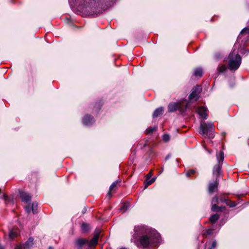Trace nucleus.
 I'll return each instance as SVG.
<instances>
[{
  "instance_id": "f257e3e1",
  "label": "nucleus",
  "mask_w": 249,
  "mask_h": 249,
  "mask_svg": "<svg viewBox=\"0 0 249 249\" xmlns=\"http://www.w3.org/2000/svg\"><path fill=\"white\" fill-rule=\"evenodd\" d=\"M134 230L135 233L131 241L134 242L138 247L152 248L159 244L160 235L156 230L145 225L135 226Z\"/></svg>"
},
{
  "instance_id": "f03ea898",
  "label": "nucleus",
  "mask_w": 249,
  "mask_h": 249,
  "mask_svg": "<svg viewBox=\"0 0 249 249\" xmlns=\"http://www.w3.org/2000/svg\"><path fill=\"white\" fill-rule=\"evenodd\" d=\"M237 42L235 43L232 52L229 55L228 67L230 70H236L241 63V57L238 54V51L236 49Z\"/></svg>"
},
{
  "instance_id": "7ed1b4c3",
  "label": "nucleus",
  "mask_w": 249,
  "mask_h": 249,
  "mask_svg": "<svg viewBox=\"0 0 249 249\" xmlns=\"http://www.w3.org/2000/svg\"><path fill=\"white\" fill-rule=\"evenodd\" d=\"M114 0H86L84 4L86 8L96 9L98 7L107 8L113 4Z\"/></svg>"
},
{
  "instance_id": "20e7f679",
  "label": "nucleus",
  "mask_w": 249,
  "mask_h": 249,
  "mask_svg": "<svg viewBox=\"0 0 249 249\" xmlns=\"http://www.w3.org/2000/svg\"><path fill=\"white\" fill-rule=\"evenodd\" d=\"M200 133L205 137L212 139L214 137V125L212 123L201 122L200 126Z\"/></svg>"
},
{
  "instance_id": "39448f33",
  "label": "nucleus",
  "mask_w": 249,
  "mask_h": 249,
  "mask_svg": "<svg viewBox=\"0 0 249 249\" xmlns=\"http://www.w3.org/2000/svg\"><path fill=\"white\" fill-rule=\"evenodd\" d=\"M217 164L214 165L213 170V174L215 178L218 179L222 174V164L224 160V153L220 151L216 154Z\"/></svg>"
},
{
  "instance_id": "423d86ee",
  "label": "nucleus",
  "mask_w": 249,
  "mask_h": 249,
  "mask_svg": "<svg viewBox=\"0 0 249 249\" xmlns=\"http://www.w3.org/2000/svg\"><path fill=\"white\" fill-rule=\"evenodd\" d=\"M188 105V103H174L169 104L168 108L169 112H174L178 110L183 113L186 111Z\"/></svg>"
},
{
  "instance_id": "0eeeda50",
  "label": "nucleus",
  "mask_w": 249,
  "mask_h": 249,
  "mask_svg": "<svg viewBox=\"0 0 249 249\" xmlns=\"http://www.w3.org/2000/svg\"><path fill=\"white\" fill-rule=\"evenodd\" d=\"M201 90V87L200 86H196L194 87L192 89V91L189 96L190 100L197 101L198 99L199 94L200 93Z\"/></svg>"
},
{
  "instance_id": "6e6552de",
  "label": "nucleus",
  "mask_w": 249,
  "mask_h": 249,
  "mask_svg": "<svg viewBox=\"0 0 249 249\" xmlns=\"http://www.w3.org/2000/svg\"><path fill=\"white\" fill-rule=\"evenodd\" d=\"M242 38L246 39V42L249 40V28H245L242 30L238 36L237 42L239 41V40Z\"/></svg>"
},
{
  "instance_id": "1a4fd4ad",
  "label": "nucleus",
  "mask_w": 249,
  "mask_h": 249,
  "mask_svg": "<svg viewBox=\"0 0 249 249\" xmlns=\"http://www.w3.org/2000/svg\"><path fill=\"white\" fill-rule=\"evenodd\" d=\"M218 182L219 179L215 178L214 180L209 183L208 185V192L209 193H212L217 190Z\"/></svg>"
},
{
  "instance_id": "9d476101",
  "label": "nucleus",
  "mask_w": 249,
  "mask_h": 249,
  "mask_svg": "<svg viewBox=\"0 0 249 249\" xmlns=\"http://www.w3.org/2000/svg\"><path fill=\"white\" fill-rule=\"evenodd\" d=\"M207 111V108L204 106L199 107L196 108V112L200 115V116L205 119H207L208 117Z\"/></svg>"
},
{
  "instance_id": "9b49d317",
  "label": "nucleus",
  "mask_w": 249,
  "mask_h": 249,
  "mask_svg": "<svg viewBox=\"0 0 249 249\" xmlns=\"http://www.w3.org/2000/svg\"><path fill=\"white\" fill-rule=\"evenodd\" d=\"M94 122V119L91 115H87L83 118V123L85 125H89Z\"/></svg>"
},
{
  "instance_id": "f8f14e48",
  "label": "nucleus",
  "mask_w": 249,
  "mask_h": 249,
  "mask_svg": "<svg viewBox=\"0 0 249 249\" xmlns=\"http://www.w3.org/2000/svg\"><path fill=\"white\" fill-rule=\"evenodd\" d=\"M19 194L20 197L22 201H24L27 204L30 203L31 199V196L29 194L24 192H20Z\"/></svg>"
},
{
  "instance_id": "ddd939ff",
  "label": "nucleus",
  "mask_w": 249,
  "mask_h": 249,
  "mask_svg": "<svg viewBox=\"0 0 249 249\" xmlns=\"http://www.w3.org/2000/svg\"><path fill=\"white\" fill-rule=\"evenodd\" d=\"M99 236V233H96L90 241H89L88 245L89 247H94L97 244Z\"/></svg>"
},
{
  "instance_id": "4468645a",
  "label": "nucleus",
  "mask_w": 249,
  "mask_h": 249,
  "mask_svg": "<svg viewBox=\"0 0 249 249\" xmlns=\"http://www.w3.org/2000/svg\"><path fill=\"white\" fill-rule=\"evenodd\" d=\"M163 112V108L162 107L157 108L153 114V117L154 118L159 117L160 115L162 114Z\"/></svg>"
},
{
  "instance_id": "2eb2a0df",
  "label": "nucleus",
  "mask_w": 249,
  "mask_h": 249,
  "mask_svg": "<svg viewBox=\"0 0 249 249\" xmlns=\"http://www.w3.org/2000/svg\"><path fill=\"white\" fill-rule=\"evenodd\" d=\"M34 239L32 237H30L28 240L25 243L23 249L29 248L33 245Z\"/></svg>"
},
{
  "instance_id": "dca6fc26",
  "label": "nucleus",
  "mask_w": 249,
  "mask_h": 249,
  "mask_svg": "<svg viewBox=\"0 0 249 249\" xmlns=\"http://www.w3.org/2000/svg\"><path fill=\"white\" fill-rule=\"evenodd\" d=\"M89 240L86 239H79L77 240V244L79 246L81 247L85 244H88Z\"/></svg>"
},
{
  "instance_id": "f3484780",
  "label": "nucleus",
  "mask_w": 249,
  "mask_h": 249,
  "mask_svg": "<svg viewBox=\"0 0 249 249\" xmlns=\"http://www.w3.org/2000/svg\"><path fill=\"white\" fill-rule=\"evenodd\" d=\"M225 208V207H218L216 204H212V211L215 212L217 211H222Z\"/></svg>"
},
{
  "instance_id": "a211bd4d",
  "label": "nucleus",
  "mask_w": 249,
  "mask_h": 249,
  "mask_svg": "<svg viewBox=\"0 0 249 249\" xmlns=\"http://www.w3.org/2000/svg\"><path fill=\"white\" fill-rule=\"evenodd\" d=\"M18 232L16 230L13 229L9 231V236L10 239H14L17 236Z\"/></svg>"
},
{
  "instance_id": "6ab92c4d",
  "label": "nucleus",
  "mask_w": 249,
  "mask_h": 249,
  "mask_svg": "<svg viewBox=\"0 0 249 249\" xmlns=\"http://www.w3.org/2000/svg\"><path fill=\"white\" fill-rule=\"evenodd\" d=\"M219 216L218 214L215 213L213 214L210 218V221L212 223H215L219 218Z\"/></svg>"
},
{
  "instance_id": "aec40b11",
  "label": "nucleus",
  "mask_w": 249,
  "mask_h": 249,
  "mask_svg": "<svg viewBox=\"0 0 249 249\" xmlns=\"http://www.w3.org/2000/svg\"><path fill=\"white\" fill-rule=\"evenodd\" d=\"M194 75L197 77H201L202 75V70L201 68L196 69L194 71Z\"/></svg>"
},
{
  "instance_id": "412c9836",
  "label": "nucleus",
  "mask_w": 249,
  "mask_h": 249,
  "mask_svg": "<svg viewBox=\"0 0 249 249\" xmlns=\"http://www.w3.org/2000/svg\"><path fill=\"white\" fill-rule=\"evenodd\" d=\"M157 129V126L150 127L146 129L145 132L146 134H151L152 133H153V132L156 131Z\"/></svg>"
},
{
  "instance_id": "4be33fe9",
  "label": "nucleus",
  "mask_w": 249,
  "mask_h": 249,
  "mask_svg": "<svg viewBox=\"0 0 249 249\" xmlns=\"http://www.w3.org/2000/svg\"><path fill=\"white\" fill-rule=\"evenodd\" d=\"M81 229L83 232H86L89 229V225L86 223H83L81 225Z\"/></svg>"
},
{
  "instance_id": "5701e85b",
  "label": "nucleus",
  "mask_w": 249,
  "mask_h": 249,
  "mask_svg": "<svg viewBox=\"0 0 249 249\" xmlns=\"http://www.w3.org/2000/svg\"><path fill=\"white\" fill-rule=\"evenodd\" d=\"M37 204L36 202H33L31 206L32 211L33 213H36Z\"/></svg>"
},
{
  "instance_id": "b1692460",
  "label": "nucleus",
  "mask_w": 249,
  "mask_h": 249,
  "mask_svg": "<svg viewBox=\"0 0 249 249\" xmlns=\"http://www.w3.org/2000/svg\"><path fill=\"white\" fill-rule=\"evenodd\" d=\"M226 70V67L225 65H222L217 68V71L219 73L224 72Z\"/></svg>"
},
{
  "instance_id": "393cba45",
  "label": "nucleus",
  "mask_w": 249,
  "mask_h": 249,
  "mask_svg": "<svg viewBox=\"0 0 249 249\" xmlns=\"http://www.w3.org/2000/svg\"><path fill=\"white\" fill-rule=\"evenodd\" d=\"M226 204L230 207H234L236 205V204L234 201H231L229 199L228 200Z\"/></svg>"
},
{
  "instance_id": "a878e982",
  "label": "nucleus",
  "mask_w": 249,
  "mask_h": 249,
  "mask_svg": "<svg viewBox=\"0 0 249 249\" xmlns=\"http://www.w3.org/2000/svg\"><path fill=\"white\" fill-rule=\"evenodd\" d=\"M162 140L164 142H167L170 140V136L168 134H164L162 136Z\"/></svg>"
},
{
  "instance_id": "bb28decb",
  "label": "nucleus",
  "mask_w": 249,
  "mask_h": 249,
  "mask_svg": "<svg viewBox=\"0 0 249 249\" xmlns=\"http://www.w3.org/2000/svg\"><path fill=\"white\" fill-rule=\"evenodd\" d=\"M219 199L217 196H215L212 200V204H217L218 203Z\"/></svg>"
},
{
  "instance_id": "cd10ccee",
  "label": "nucleus",
  "mask_w": 249,
  "mask_h": 249,
  "mask_svg": "<svg viewBox=\"0 0 249 249\" xmlns=\"http://www.w3.org/2000/svg\"><path fill=\"white\" fill-rule=\"evenodd\" d=\"M196 173V171L195 170L191 169L189 170L187 173H186V176L189 177H190L192 175L195 174Z\"/></svg>"
},
{
  "instance_id": "c85d7f7f",
  "label": "nucleus",
  "mask_w": 249,
  "mask_h": 249,
  "mask_svg": "<svg viewBox=\"0 0 249 249\" xmlns=\"http://www.w3.org/2000/svg\"><path fill=\"white\" fill-rule=\"evenodd\" d=\"M118 184L117 181L114 182L109 187V191H111L113 190V189L116 187V185Z\"/></svg>"
},
{
  "instance_id": "c756f323",
  "label": "nucleus",
  "mask_w": 249,
  "mask_h": 249,
  "mask_svg": "<svg viewBox=\"0 0 249 249\" xmlns=\"http://www.w3.org/2000/svg\"><path fill=\"white\" fill-rule=\"evenodd\" d=\"M2 196L3 197V199L5 201V203H8L10 201V199L9 197L5 194H3L2 195Z\"/></svg>"
},
{
  "instance_id": "7c9ffc66",
  "label": "nucleus",
  "mask_w": 249,
  "mask_h": 249,
  "mask_svg": "<svg viewBox=\"0 0 249 249\" xmlns=\"http://www.w3.org/2000/svg\"><path fill=\"white\" fill-rule=\"evenodd\" d=\"M216 245L217 244L216 241H213L212 242L211 247L208 249H214L216 247Z\"/></svg>"
},
{
  "instance_id": "2f4dec72",
  "label": "nucleus",
  "mask_w": 249,
  "mask_h": 249,
  "mask_svg": "<svg viewBox=\"0 0 249 249\" xmlns=\"http://www.w3.org/2000/svg\"><path fill=\"white\" fill-rule=\"evenodd\" d=\"M25 211L27 213H30L32 211V208L30 205H28L27 206H26Z\"/></svg>"
},
{
  "instance_id": "473e14b6",
  "label": "nucleus",
  "mask_w": 249,
  "mask_h": 249,
  "mask_svg": "<svg viewBox=\"0 0 249 249\" xmlns=\"http://www.w3.org/2000/svg\"><path fill=\"white\" fill-rule=\"evenodd\" d=\"M228 199H226L223 197H221L219 198V200L222 203H225L226 204Z\"/></svg>"
},
{
  "instance_id": "72a5a7b5",
  "label": "nucleus",
  "mask_w": 249,
  "mask_h": 249,
  "mask_svg": "<svg viewBox=\"0 0 249 249\" xmlns=\"http://www.w3.org/2000/svg\"><path fill=\"white\" fill-rule=\"evenodd\" d=\"M155 179L154 178H152L151 179H150V180L146 182V185L148 186V185H151L152 183H153L155 181Z\"/></svg>"
},
{
  "instance_id": "f704fd0d",
  "label": "nucleus",
  "mask_w": 249,
  "mask_h": 249,
  "mask_svg": "<svg viewBox=\"0 0 249 249\" xmlns=\"http://www.w3.org/2000/svg\"><path fill=\"white\" fill-rule=\"evenodd\" d=\"M121 209L123 210L124 212L126 210V206L125 204H124L121 207Z\"/></svg>"
},
{
  "instance_id": "c9c22d12",
  "label": "nucleus",
  "mask_w": 249,
  "mask_h": 249,
  "mask_svg": "<svg viewBox=\"0 0 249 249\" xmlns=\"http://www.w3.org/2000/svg\"><path fill=\"white\" fill-rule=\"evenodd\" d=\"M15 249H23L21 245H18L15 247Z\"/></svg>"
},
{
  "instance_id": "e433bc0d",
  "label": "nucleus",
  "mask_w": 249,
  "mask_h": 249,
  "mask_svg": "<svg viewBox=\"0 0 249 249\" xmlns=\"http://www.w3.org/2000/svg\"><path fill=\"white\" fill-rule=\"evenodd\" d=\"M207 234H211L212 232V230H208L206 231Z\"/></svg>"
},
{
  "instance_id": "4c0bfd02",
  "label": "nucleus",
  "mask_w": 249,
  "mask_h": 249,
  "mask_svg": "<svg viewBox=\"0 0 249 249\" xmlns=\"http://www.w3.org/2000/svg\"><path fill=\"white\" fill-rule=\"evenodd\" d=\"M48 249H53V248L52 247H49Z\"/></svg>"
},
{
  "instance_id": "58836bf2",
  "label": "nucleus",
  "mask_w": 249,
  "mask_h": 249,
  "mask_svg": "<svg viewBox=\"0 0 249 249\" xmlns=\"http://www.w3.org/2000/svg\"><path fill=\"white\" fill-rule=\"evenodd\" d=\"M0 249H3V248L0 247Z\"/></svg>"
},
{
  "instance_id": "ea45409f",
  "label": "nucleus",
  "mask_w": 249,
  "mask_h": 249,
  "mask_svg": "<svg viewBox=\"0 0 249 249\" xmlns=\"http://www.w3.org/2000/svg\"><path fill=\"white\" fill-rule=\"evenodd\" d=\"M120 249H126L125 248H121Z\"/></svg>"
}]
</instances>
